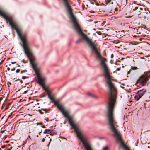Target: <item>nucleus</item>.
Listing matches in <instances>:
<instances>
[{"label":"nucleus","mask_w":150,"mask_h":150,"mask_svg":"<svg viewBox=\"0 0 150 150\" xmlns=\"http://www.w3.org/2000/svg\"><path fill=\"white\" fill-rule=\"evenodd\" d=\"M88 95L90 96H92V97H96V96L94 95H93V94H92V93H89L88 94Z\"/></svg>","instance_id":"2eb2a0df"},{"label":"nucleus","mask_w":150,"mask_h":150,"mask_svg":"<svg viewBox=\"0 0 150 150\" xmlns=\"http://www.w3.org/2000/svg\"><path fill=\"white\" fill-rule=\"evenodd\" d=\"M113 54H111V58H113Z\"/></svg>","instance_id":"5701e85b"},{"label":"nucleus","mask_w":150,"mask_h":150,"mask_svg":"<svg viewBox=\"0 0 150 150\" xmlns=\"http://www.w3.org/2000/svg\"><path fill=\"white\" fill-rule=\"evenodd\" d=\"M96 33L99 35H101V33L100 31H97Z\"/></svg>","instance_id":"f3484780"},{"label":"nucleus","mask_w":150,"mask_h":150,"mask_svg":"<svg viewBox=\"0 0 150 150\" xmlns=\"http://www.w3.org/2000/svg\"><path fill=\"white\" fill-rule=\"evenodd\" d=\"M18 36L23 43V47L25 53L28 58L29 59L32 67L36 73L38 78L37 81L40 85L44 84L46 79V78L42 75L38 67V64L35 58L33 57L32 52L29 47L25 35L21 33Z\"/></svg>","instance_id":"f03ea898"},{"label":"nucleus","mask_w":150,"mask_h":150,"mask_svg":"<svg viewBox=\"0 0 150 150\" xmlns=\"http://www.w3.org/2000/svg\"><path fill=\"white\" fill-rule=\"evenodd\" d=\"M48 96L49 98L50 99L54 101V102L55 103H56V102L54 98L52 96H50L49 94L48 95Z\"/></svg>","instance_id":"9b49d317"},{"label":"nucleus","mask_w":150,"mask_h":150,"mask_svg":"<svg viewBox=\"0 0 150 150\" xmlns=\"http://www.w3.org/2000/svg\"><path fill=\"white\" fill-rule=\"evenodd\" d=\"M36 132H38L39 134H40V133L42 132V130L41 127H40L39 129H38V130L36 131Z\"/></svg>","instance_id":"f8f14e48"},{"label":"nucleus","mask_w":150,"mask_h":150,"mask_svg":"<svg viewBox=\"0 0 150 150\" xmlns=\"http://www.w3.org/2000/svg\"><path fill=\"white\" fill-rule=\"evenodd\" d=\"M141 32L140 30L137 28H134L132 33V35L133 37H137L142 35Z\"/></svg>","instance_id":"0eeeda50"},{"label":"nucleus","mask_w":150,"mask_h":150,"mask_svg":"<svg viewBox=\"0 0 150 150\" xmlns=\"http://www.w3.org/2000/svg\"><path fill=\"white\" fill-rule=\"evenodd\" d=\"M0 15L3 17L7 21H8L12 28L15 29L18 35H20L22 33V30L14 21L12 17L1 8H0Z\"/></svg>","instance_id":"20e7f679"},{"label":"nucleus","mask_w":150,"mask_h":150,"mask_svg":"<svg viewBox=\"0 0 150 150\" xmlns=\"http://www.w3.org/2000/svg\"><path fill=\"white\" fill-rule=\"evenodd\" d=\"M22 62L24 63H26L27 62V61H26L25 60H24V59H23L22 60Z\"/></svg>","instance_id":"6ab92c4d"},{"label":"nucleus","mask_w":150,"mask_h":150,"mask_svg":"<svg viewBox=\"0 0 150 150\" xmlns=\"http://www.w3.org/2000/svg\"><path fill=\"white\" fill-rule=\"evenodd\" d=\"M145 92V91L143 90H141L138 91L136 93V95L134 97L135 100L137 101L144 94Z\"/></svg>","instance_id":"423d86ee"},{"label":"nucleus","mask_w":150,"mask_h":150,"mask_svg":"<svg viewBox=\"0 0 150 150\" xmlns=\"http://www.w3.org/2000/svg\"><path fill=\"white\" fill-rule=\"evenodd\" d=\"M132 9L133 10H137L136 11V13L138 15H140L141 14V13L142 12L141 11L143 9L142 8L138 6H132Z\"/></svg>","instance_id":"6e6552de"},{"label":"nucleus","mask_w":150,"mask_h":150,"mask_svg":"<svg viewBox=\"0 0 150 150\" xmlns=\"http://www.w3.org/2000/svg\"><path fill=\"white\" fill-rule=\"evenodd\" d=\"M36 136H37V137H38V135H36Z\"/></svg>","instance_id":"473e14b6"},{"label":"nucleus","mask_w":150,"mask_h":150,"mask_svg":"<svg viewBox=\"0 0 150 150\" xmlns=\"http://www.w3.org/2000/svg\"><path fill=\"white\" fill-rule=\"evenodd\" d=\"M120 69V68H117V71H119Z\"/></svg>","instance_id":"a878e982"},{"label":"nucleus","mask_w":150,"mask_h":150,"mask_svg":"<svg viewBox=\"0 0 150 150\" xmlns=\"http://www.w3.org/2000/svg\"><path fill=\"white\" fill-rule=\"evenodd\" d=\"M103 150H108V147L107 146L104 147L103 148Z\"/></svg>","instance_id":"4468645a"},{"label":"nucleus","mask_w":150,"mask_h":150,"mask_svg":"<svg viewBox=\"0 0 150 150\" xmlns=\"http://www.w3.org/2000/svg\"><path fill=\"white\" fill-rule=\"evenodd\" d=\"M7 70H8V71H9V70H10V68H9L8 67V68H7Z\"/></svg>","instance_id":"bb28decb"},{"label":"nucleus","mask_w":150,"mask_h":150,"mask_svg":"<svg viewBox=\"0 0 150 150\" xmlns=\"http://www.w3.org/2000/svg\"><path fill=\"white\" fill-rule=\"evenodd\" d=\"M93 30H96L95 29H93Z\"/></svg>","instance_id":"c9c22d12"},{"label":"nucleus","mask_w":150,"mask_h":150,"mask_svg":"<svg viewBox=\"0 0 150 150\" xmlns=\"http://www.w3.org/2000/svg\"><path fill=\"white\" fill-rule=\"evenodd\" d=\"M110 62L111 63H112L113 62V60H111L110 61Z\"/></svg>","instance_id":"393cba45"},{"label":"nucleus","mask_w":150,"mask_h":150,"mask_svg":"<svg viewBox=\"0 0 150 150\" xmlns=\"http://www.w3.org/2000/svg\"><path fill=\"white\" fill-rule=\"evenodd\" d=\"M5 147V146H1V148H4Z\"/></svg>","instance_id":"b1692460"},{"label":"nucleus","mask_w":150,"mask_h":150,"mask_svg":"<svg viewBox=\"0 0 150 150\" xmlns=\"http://www.w3.org/2000/svg\"><path fill=\"white\" fill-rule=\"evenodd\" d=\"M146 18V16H144V18Z\"/></svg>","instance_id":"c756f323"},{"label":"nucleus","mask_w":150,"mask_h":150,"mask_svg":"<svg viewBox=\"0 0 150 150\" xmlns=\"http://www.w3.org/2000/svg\"><path fill=\"white\" fill-rule=\"evenodd\" d=\"M106 79V83L110 93L109 100L107 108L106 115L109 128L113 133L117 140L121 144L124 150H130L123 143L121 136L118 131V126L116 122L114 115V110L116 99V89L114 85L112 82V77L110 75L108 66H102Z\"/></svg>","instance_id":"f257e3e1"},{"label":"nucleus","mask_w":150,"mask_h":150,"mask_svg":"<svg viewBox=\"0 0 150 150\" xmlns=\"http://www.w3.org/2000/svg\"><path fill=\"white\" fill-rule=\"evenodd\" d=\"M27 77L25 76H23L22 77V79H25V78H26Z\"/></svg>","instance_id":"412c9836"},{"label":"nucleus","mask_w":150,"mask_h":150,"mask_svg":"<svg viewBox=\"0 0 150 150\" xmlns=\"http://www.w3.org/2000/svg\"><path fill=\"white\" fill-rule=\"evenodd\" d=\"M15 68H12L11 69V71H14L15 70Z\"/></svg>","instance_id":"aec40b11"},{"label":"nucleus","mask_w":150,"mask_h":150,"mask_svg":"<svg viewBox=\"0 0 150 150\" xmlns=\"http://www.w3.org/2000/svg\"><path fill=\"white\" fill-rule=\"evenodd\" d=\"M80 41H81V40L80 39L78 40L77 42H76V43H78L79 42H80Z\"/></svg>","instance_id":"4be33fe9"},{"label":"nucleus","mask_w":150,"mask_h":150,"mask_svg":"<svg viewBox=\"0 0 150 150\" xmlns=\"http://www.w3.org/2000/svg\"><path fill=\"white\" fill-rule=\"evenodd\" d=\"M94 23H97V22H95Z\"/></svg>","instance_id":"72a5a7b5"},{"label":"nucleus","mask_w":150,"mask_h":150,"mask_svg":"<svg viewBox=\"0 0 150 150\" xmlns=\"http://www.w3.org/2000/svg\"><path fill=\"white\" fill-rule=\"evenodd\" d=\"M29 127V126H28L29 128H30V127Z\"/></svg>","instance_id":"e433bc0d"},{"label":"nucleus","mask_w":150,"mask_h":150,"mask_svg":"<svg viewBox=\"0 0 150 150\" xmlns=\"http://www.w3.org/2000/svg\"><path fill=\"white\" fill-rule=\"evenodd\" d=\"M50 141H51V139H50Z\"/></svg>","instance_id":"f704fd0d"},{"label":"nucleus","mask_w":150,"mask_h":150,"mask_svg":"<svg viewBox=\"0 0 150 150\" xmlns=\"http://www.w3.org/2000/svg\"><path fill=\"white\" fill-rule=\"evenodd\" d=\"M27 72L26 70H24L21 71V74H22L23 73H25V72Z\"/></svg>","instance_id":"dca6fc26"},{"label":"nucleus","mask_w":150,"mask_h":150,"mask_svg":"<svg viewBox=\"0 0 150 150\" xmlns=\"http://www.w3.org/2000/svg\"><path fill=\"white\" fill-rule=\"evenodd\" d=\"M106 3H107V4H113V2H112L111 3V0H106Z\"/></svg>","instance_id":"ddd939ff"},{"label":"nucleus","mask_w":150,"mask_h":150,"mask_svg":"<svg viewBox=\"0 0 150 150\" xmlns=\"http://www.w3.org/2000/svg\"><path fill=\"white\" fill-rule=\"evenodd\" d=\"M64 117L68 119L71 126L74 129L79 139L82 142L86 150H93L90 145L87 137L78 127L69 110L67 108H57Z\"/></svg>","instance_id":"7ed1b4c3"},{"label":"nucleus","mask_w":150,"mask_h":150,"mask_svg":"<svg viewBox=\"0 0 150 150\" xmlns=\"http://www.w3.org/2000/svg\"><path fill=\"white\" fill-rule=\"evenodd\" d=\"M42 86V88L46 91L47 92V93H49V91L48 90V87L46 86L45 84H43L41 85Z\"/></svg>","instance_id":"1a4fd4ad"},{"label":"nucleus","mask_w":150,"mask_h":150,"mask_svg":"<svg viewBox=\"0 0 150 150\" xmlns=\"http://www.w3.org/2000/svg\"><path fill=\"white\" fill-rule=\"evenodd\" d=\"M39 112L41 114H42L44 113V112L46 113L47 111V110L45 109H39L38 110Z\"/></svg>","instance_id":"9d476101"},{"label":"nucleus","mask_w":150,"mask_h":150,"mask_svg":"<svg viewBox=\"0 0 150 150\" xmlns=\"http://www.w3.org/2000/svg\"><path fill=\"white\" fill-rule=\"evenodd\" d=\"M20 71V70L19 69H18L16 71V73H18Z\"/></svg>","instance_id":"a211bd4d"},{"label":"nucleus","mask_w":150,"mask_h":150,"mask_svg":"<svg viewBox=\"0 0 150 150\" xmlns=\"http://www.w3.org/2000/svg\"><path fill=\"white\" fill-rule=\"evenodd\" d=\"M26 92H27L26 91H25V93H26Z\"/></svg>","instance_id":"2f4dec72"},{"label":"nucleus","mask_w":150,"mask_h":150,"mask_svg":"<svg viewBox=\"0 0 150 150\" xmlns=\"http://www.w3.org/2000/svg\"><path fill=\"white\" fill-rule=\"evenodd\" d=\"M149 77L146 75H143L140 77L138 81L140 82L142 85L144 86L146 83Z\"/></svg>","instance_id":"39448f33"},{"label":"nucleus","mask_w":150,"mask_h":150,"mask_svg":"<svg viewBox=\"0 0 150 150\" xmlns=\"http://www.w3.org/2000/svg\"><path fill=\"white\" fill-rule=\"evenodd\" d=\"M38 124H40V125H41L42 124L41 123H37V125H38Z\"/></svg>","instance_id":"c85d7f7f"},{"label":"nucleus","mask_w":150,"mask_h":150,"mask_svg":"<svg viewBox=\"0 0 150 150\" xmlns=\"http://www.w3.org/2000/svg\"><path fill=\"white\" fill-rule=\"evenodd\" d=\"M42 127H44V128L45 127V126H43Z\"/></svg>","instance_id":"7c9ffc66"},{"label":"nucleus","mask_w":150,"mask_h":150,"mask_svg":"<svg viewBox=\"0 0 150 150\" xmlns=\"http://www.w3.org/2000/svg\"><path fill=\"white\" fill-rule=\"evenodd\" d=\"M45 139L44 138H43L42 139V142H44V141H45Z\"/></svg>","instance_id":"cd10ccee"}]
</instances>
